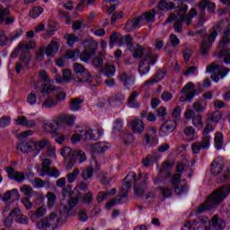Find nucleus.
<instances>
[{
	"label": "nucleus",
	"instance_id": "obj_34",
	"mask_svg": "<svg viewBox=\"0 0 230 230\" xmlns=\"http://www.w3.org/2000/svg\"><path fill=\"white\" fill-rule=\"evenodd\" d=\"M15 217V222L17 224H28L30 222V219L28 217L22 215V212L19 208L13 209Z\"/></svg>",
	"mask_w": 230,
	"mask_h": 230
},
{
	"label": "nucleus",
	"instance_id": "obj_37",
	"mask_svg": "<svg viewBox=\"0 0 230 230\" xmlns=\"http://www.w3.org/2000/svg\"><path fill=\"white\" fill-rule=\"evenodd\" d=\"M137 175L134 172H130L125 178H124V186L127 190H130L132 188V184L136 182V178Z\"/></svg>",
	"mask_w": 230,
	"mask_h": 230
},
{
	"label": "nucleus",
	"instance_id": "obj_54",
	"mask_svg": "<svg viewBox=\"0 0 230 230\" xmlns=\"http://www.w3.org/2000/svg\"><path fill=\"white\" fill-rule=\"evenodd\" d=\"M116 42H123V36H121V34H119V32H113L111 36H110V46H114V44H116Z\"/></svg>",
	"mask_w": 230,
	"mask_h": 230
},
{
	"label": "nucleus",
	"instance_id": "obj_61",
	"mask_svg": "<svg viewBox=\"0 0 230 230\" xmlns=\"http://www.w3.org/2000/svg\"><path fill=\"white\" fill-rule=\"evenodd\" d=\"M158 190L161 191L163 199H168L172 197V189L159 186Z\"/></svg>",
	"mask_w": 230,
	"mask_h": 230
},
{
	"label": "nucleus",
	"instance_id": "obj_12",
	"mask_svg": "<svg viewBox=\"0 0 230 230\" xmlns=\"http://www.w3.org/2000/svg\"><path fill=\"white\" fill-rule=\"evenodd\" d=\"M51 160L44 159L41 164V177L48 175V177H55L56 179L60 177V172L53 167L51 168Z\"/></svg>",
	"mask_w": 230,
	"mask_h": 230
},
{
	"label": "nucleus",
	"instance_id": "obj_20",
	"mask_svg": "<svg viewBox=\"0 0 230 230\" xmlns=\"http://www.w3.org/2000/svg\"><path fill=\"white\" fill-rule=\"evenodd\" d=\"M205 128L203 129V136L202 137H204L205 139L211 141V135H209L210 132H213V130H215V128H217V124H215L214 122H212L211 119H207L205 121Z\"/></svg>",
	"mask_w": 230,
	"mask_h": 230
},
{
	"label": "nucleus",
	"instance_id": "obj_47",
	"mask_svg": "<svg viewBox=\"0 0 230 230\" xmlns=\"http://www.w3.org/2000/svg\"><path fill=\"white\" fill-rule=\"evenodd\" d=\"M82 99L79 98H74L71 100L70 102V111H72L73 112H76V111H80V109H82Z\"/></svg>",
	"mask_w": 230,
	"mask_h": 230
},
{
	"label": "nucleus",
	"instance_id": "obj_42",
	"mask_svg": "<svg viewBox=\"0 0 230 230\" xmlns=\"http://www.w3.org/2000/svg\"><path fill=\"white\" fill-rule=\"evenodd\" d=\"M93 175H94V168H93V166H88L82 169L81 177L84 179V181L93 179Z\"/></svg>",
	"mask_w": 230,
	"mask_h": 230
},
{
	"label": "nucleus",
	"instance_id": "obj_45",
	"mask_svg": "<svg viewBox=\"0 0 230 230\" xmlns=\"http://www.w3.org/2000/svg\"><path fill=\"white\" fill-rule=\"evenodd\" d=\"M109 148V146H107V143L105 142H98L93 145V153L94 154H103Z\"/></svg>",
	"mask_w": 230,
	"mask_h": 230
},
{
	"label": "nucleus",
	"instance_id": "obj_41",
	"mask_svg": "<svg viewBox=\"0 0 230 230\" xmlns=\"http://www.w3.org/2000/svg\"><path fill=\"white\" fill-rule=\"evenodd\" d=\"M49 146V141L48 140H40L38 142H34V154L38 155L40 150H44V148H48Z\"/></svg>",
	"mask_w": 230,
	"mask_h": 230
},
{
	"label": "nucleus",
	"instance_id": "obj_2",
	"mask_svg": "<svg viewBox=\"0 0 230 230\" xmlns=\"http://www.w3.org/2000/svg\"><path fill=\"white\" fill-rule=\"evenodd\" d=\"M74 71L75 75H73V82L76 84H88L90 87H96V78L91 75L87 68L80 63L74 64Z\"/></svg>",
	"mask_w": 230,
	"mask_h": 230
},
{
	"label": "nucleus",
	"instance_id": "obj_64",
	"mask_svg": "<svg viewBox=\"0 0 230 230\" xmlns=\"http://www.w3.org/2000/svg\"><path fill=\"white\" fill-rule=\"evenodd\" d=\"M43 129L45 132H55L57 130V125L53 122H47L43 125Z\"/></svg>",
	"mask_w": 230,
	"mask_h": 230
},
{
	"label": "nucleus",
	"instance_id": "obj_27",
	"mask_svg": "<svg viewBox=\"0 0 230 230\" xmlns=\"http://www.w3.org/2000/svg\"><path fill=\"white\" fill-rule=\"evenodd\" d=\"M20 195L19 190L17 189H13L12 190H7L4 195L2 196L3 202H8V200H13V202H15V200H19Z\"/></svg>",
	"mask_w": 230,
	"mask_h": 230
},
{
	"label": "nucleus",
	"instance_id": "obj_58",
	"mask_svg": "<svg viewBox=\"0 0 230 230\" xmlns=\"http://www.w3.org/2000/svg\"><path fill=\"white\" fill-rule=\"evenodd\" d=\"M36 44L35 41H22L19 43V48H22V49H24L25 51H28V49H33L35 48Z\"/></svg>",
	"mask_w": 230,
	"mask_h": 230
},
{
	"label": "nucleus",
	"instance_id": "obj_4",
	"mask_svg": "<svg viewBox=\"0 0 230 230\" xmlns=\"http://www.w3.org/2000/svg\"><path fill=\"white\" fill-rule=\"evenodd\" d=\"M60 217L57 212H51L48 217H43L37 223L38 229L40 230H55L58 227Z\"/></svg>",
	"mask_w": 230,
	"mask_h": 230
},
{
	"label": "nucleus",
	"instance_id": "obj_8",
	"mask_svg": "<svg viewBox=\"0 0 230 230\" xmlns=\"http://www.w3.org/2000/svg\"><path fill=\"white\" fill-rule=\"evenodd\" d=\"M181 96L180 97V102L191 103L193 98L199 95V91L195 88V84L193 82L187 83L181 91Z\"/></svg>",
	"mask_w": 230,
	"mask_h": 230
},
{
	"label": "nucleus",
	"instance_id": "obj_23",
	"mask_svg": "<svg viewBox=\"0 0 230 230\" xmlns=\"http://www.w3.org/2000/svg\"><path fill=\"white\" fill-rule=\"evenodd\" d=\"M76 119L73 115L62 114L58 118V125H67L73 127Z\"/></svg>",
	"mask_w": 230,
	"mask_h": 230
},
{
	"label": "nucleus",
	"instance_id": "obj_52",
	"mask_svg": "<svg viewBox=\"0 0 230 230\" xmlns=\"http://www.w3.org/2000/svg\"><path fill=\"white\" fill-rule=\"evenodd\" d=\"M78 175H80V169L75 168L72 172H68L66 174L67 182H69L70 184H73V182L76 181V177H78Z\"/></svg>",
	"mask_w": 230,
	"mask_h": 230
},
{
	"label": "nucleus",
	"instance_id": "obj_15",
	"mask_svg": "<svg viewBox=\"0 0 230 230\" xmlns=\"http://www.w3.org/2000/svg\"><path fill=\"white\" fill-rule=\"evenodd\" d=\"M10 8L4 7L0 4V24H5V26H12L15 22V16L10 15Z\"/></svg>",
	"mask_w": 230,
	"mask_h": 230
},
{
	"label": "nucleus",
	"instance_id": "obj_10",
	"mask_svg": "<svg viewBox=\"0 0 230 230\" xmlns=\"http://www.w3.org/2000/svg\"><path fill=\"white\" fill-rule=\"evenodd\" d=\"M181 173H175L171 179V183L173 185L176 195H182V193L188 191V181L181 180Z\"/></svg>",
	"mask_w": 230,
	"mask_h": 230
},
{
	"label": "nucleus",
	"instance_id": "obj_3",
	"mask_svg": "<svg viewBox=\"0 0 230 230\" xmlns=\"http://www.w3.org/2000/svg\"><path fill=\"white\" fill-rule=\"evenodd\" d=\"M230 42V24H228L223 31L222 40L219 41L218 49L219 53L217 54L218 58H223L225 64H230V49H226V46Z\"/></svg>",
	"mask_w": 230,
	"mask_h": 230
},
{
	"label": "nucleus",
	"instance_id": "obj_30",
	"mask_svg": "<svg viewBox=\"0 0 230 230\" xmlns=\"http://www.w3.org/2000/svg\"><path fill=\"white\" fill-rule=\"evenodd\" d=\"M193 109L199 114H202L208 109V102L204 99H199L193 103Z\"/></svg>",
	"mask_w": 230,
	"mask_h": 230
},
{
	"label": "nucleus",
	"instance_id": "obj_14",
	"mask_svg": "<svg viewBox=\"0 0 230 230\" xmlns=\"http://www.w3.org/2000/svg\"><path fill=\"white\" fill-rule=\"evenodd\" d=\"M159 144V138L157 137V128L150 127L146 133L144 135V145L148 146H154Z\"/></svg>",
	"mask_w": 230,
	"mask_h": 230
},
{
	"label": "nucleus",
	"instance_id": "obj_60",
	"mask_svg": "<svg viewBox=\"0 0 230 230\" xmlns=\"http://www.w3.org/2000/svg\"><path fill=\"white\" fill-rule=\"evenodd\" d=\"M46 197L48 199V207L53 208L55 206V202H57V196L53 192H48Z\"/></svg>",
	"mask_w": 230,
	"mask_h": 230
},
{
	"label": "nucleus",
	"instance_id": "obj_5",
	"mask_svg": "<svg viewBox=\"0 0 230 230\" xmlns=\"http://www.w3.org/2000/svg\"><path fill=\"white\" fill-rule=\"evenodd\" d=\"M60 45L57 40H52L47 47H40V49L36 52V60L42 62L44 60V55L51 58L55 57L56 53H58Z\"/></svg>",
	"mask_w": 230,
	"mask_h": 230
},
{
	"label": "nucleus",
	"instance_id": "obj_39",
	"mask_svg": "<svg viewBox=\"0 0 230 230\" xmlns=\"http://www.w3.org/2000/svg\"><path fill=\"white\" fill-rule=\"evenodd\" d=\"M47 211L46 207L41 206L39 207L35 211L31 212L30 217L33 221H35L37 218H42V217L46 215Z\"/></svg>",
	"mask_w": 230,
	"mask_h": 230
},
{
	"label": "nucleus",
	"instance_id": "obj_43",
	"mask_svg": "<svg viewBox=\"0 0 230 230\" xmlns=\"http://www.w3.org/2000/svg\"><path fill=\"white\" fill-rule=\"evenodd\" d=\"M214 141L216 150H222V146H224V134L217 132L215 134Z\"/></svg>",
	"mask_w": 230,
	"mask_h": 230
},
{
	"label": "nucleus",
	"instance_id": "obj_48",
	"mask_svg": "<svg viewBox=\"0 0 230 230\" xmlns=\"http://www.w3.org/2000/svg\"><path fill=\"white\" fill-rule=\"evenodd\" d=\"M103 58H105V56L102 53H100L93 60V66L96 69H102L103 67Z\"/></svg>",
	"mask_w": 230,
	"mask_h": 230
},
{
	"label": "nucleus",
	"instance_id": "obj_11",
	"mask_svg": "<svg viewBox=\"0 0 230 230\" xmlns=\"http://www.w3.org/2000/svg\"><path fill=\"white\" fill-rule=\"evenodd\" d=\"M215 71L218 72L215 73ZM229 71V68L226 66L220 68V66L215 64L207 66V73H212L211 79L217 83L220 81V78H224Z\"/></svg>",
	"mask_w": 230,
	"mask_h": 230
},
{
	"label": "nucleus",
	"instance_id": "obj_13",
	"mask_svg": "<svg viewBox=\"0 0 230 230\" xmlns=\"http://www.w3.org/2000/svg\"><path fill=\"white\" fill-rule=\"evenodd\" d=\"M79 201V196L70 198L68 205H65L60 210L61 217H63V218H67V217H73V215H75V208L78 206Z\"/></svg>",
	"mask_w": 230,
	"mask_h": 230
},
{
	"label": "nucleus",
	"instance_id": "obj_46",
	"mask_svg": "<svg viewBox=\"0 0 230 230\" xmlns=\"http://www.w3.org/2000/svg\"><path fill=\"white\" fill-rule=\"evenodd\" d=\"M120 43L126 44L129 51H132V49H134V38H132L130 34H128L125 37H122V41H120Z\"/></svg>",
	"mask_w": 230,
	"mask_h": 230
},
{
	"label": "nucleus",
	"instance_id": "obj_26",
	"mask_svg": "<svg viewBox=\"0 0 230 230\" xmlns=\"http://www.w3.org/2000/svg\"><path fill=\"white\" fill-rule=\"evenodd\" d=\"M119 81L124 87H132L136 82V78L130 74L122 73L119 75Z\"/></svg>",
	"mask_w": 230,
	"mask_h": 230
},
{
	"label": "nucleus",
	"instance_id": "obj_7",
	"mask_svg": "<svg viewBox=\"0 0 230 230\" xmlns=\"http://www.w3.org/2000/svg\"><path fill=\"white\" fill-rule=\"evenodd\" d=\"M96 48H98V43L93 40L84 42V49L79 55L80 60L85 62V64H89V60L96 54Z\"/></svg>",
	"mask_w": 230,
	"mask_h": 230
},
{
	"label": "nucleus",
	"instance_id": "obj_28",
	"mask_svg": "<svg viewBox=\"0 0 230 230\" xmlns=\"http://www.w3.org/2000/svg\"><path fill=\"white\" fill-rule=\"evenodd\" d=\"M125 102V94L117 93L110 97L109 103L111 107H119Z\"/></svg>",
	"mask_w": 230,
	"mask_h": 230
},
{
	"label": "nucleus",
	"instance_id": "obj_57",
	"mask_svg": "<svg viewBox=\"0 0 230 230\" xmlns=\"http://www.w3.org/2000/svg\"><path fill=\"white\" fill-rule=\"evenodd\" d=\"M65 39H66L68 46H75V43L80 42V38L75 34H66Z\"/></svg>",
	"mask_w": 230,
	"mask_h": 230
},
{
	"label": "nucleus",
	"instance_id": "obj_16",
	"mask_svg": "<svg viewBox=\"0 0 230 230\" xmlns=\"http://www.w3.org/2000/svg\"><path fill=\"white\" fill-rule=\"evenodd\" d=\"M5 172L8 175L9 179L15 181L16 182H19L20 184H22V182H24V179H26L24 172H15V169H13V167H12V166L6 167Z\"/></svg>",
	"mask_w": 230,
	"mask_h": 230
},
{
	"label": "nucleus",
	"instance_id": "obj_24",
	"mask_svg": "<svg viewBox=\"0 0 230 230\" xmlns=\"http://www.w3.org/2000/svg\"><path fill=\"white\" fill-rule=\"evenodd\" d=\"M35 142H21L16 146L17 150L23 154H30V152H35Z\"/></svg>",
	"mask_w": 230,
	"mask_h": 230
},
{
	"label": "nucleus",
	"instance_id": "obj_50",
	"mask_svg": "<svg viewBox=\"0 0 230 230\" xmlns=\"http://www.w3.org/2000/svg\"><path fill=\"white\" fill-rule=\"evenodd\" d=\"M94 4H96V0H80L75 10H77V12H82V8L85 6H93Z\"/></svg>",
	"mask_w": 230,
	"mask_h": 230
},
{
	"label": "nucleus",
	"instance_id": "obj_33",
	"mask_svg": "<svg viewBox=\"0 0 230 230\" xmlns=\"http://www.w3.org/2000/svg\"><path fill=\"white\" fill-rule=\"evenodd\" d=\"M133 132L141 134L145 130V123L141 119H135L130 122Z\"/></svg>",
	"mask_w": 230,
	"mask_h": 230
},
{
	"label": "nucleus",
	"instance_id": "obj_56",
	"mask_svg": "<svg viewBox=\"0 0 230 230\" xmlns=\"http://www.w3.org/2000/svg\"><path fill=\"white\" fill-rule=\"evenodd\" d=\"M208 119H211L216 125H218L220 119H222V112L220 111H216L211 113L210 117Z\"/></svg>",
	"mask_w": 230,
	"mask_h": 230
},
{
	"label": "nucleus",
	"instance_id": "obj_9",
	"mask_svg": "<svg viewBox=\"0 0 230 230\" xmlns=\"http://www.w3.org/2000/svg\"><path fill=\"white\" fill-rule=\"evenodd\" d=\"M217 37H218V31H217V30H212L210 34L203 37V40L199 47V51L203 57H208V55H209V49H211V46H213V42H215Z\"/></svg>",
	"mask_w": 230,
	"mask_h": 230
},
{
	"label": "nucleus",
	"instance_id": "obj_31",
	"mask_svg": "<svg viewBox=\"0 0 230 230\" xmlns=\"http://www.w3.org/2000/svg\"><path fill=\"white\" fill-rule=\"evenodd\" d=\"M175 128H177L176 120H167L162 125L161 131L165 134H172Z\"/></svg>",
	"mask_w": 230,
	"mask_h": 230
},
{
	"label": "nucleus",
	"instance_id": "obj_35",
	"mask_svg": "<svg viewBox=\"0 0 230 230\" xmlns=\"http://www.w3.org/2000/svg\"><path fill=\"white\" fill-rule=\"evenodd\" d=\"M197 15V9L192 8L190 10L189 14H181L178 17H182V22H186L187 26H190L193 21V17Z\"/></svg>",
	"mask_w": 230,
	"mask_h": 230
},
{
	"label": "nucleus",
	"instance_id": "obj_21",
	"mask_svg": "<svg viewBox=\"0 0 230 230\" xmlns=\"http://www.w3.org/2000/svg\"><path fill=\"white\" fill-rule=\"evenodd\" d=\"M182 17L177 16V14H171L167 21H174L173 29L175 33H182Z\"/></svg>",
	"mask_w": 230,
	"mask_h": 230
},
{
	"label": "nucleus",
	"instance_id": "obj_29",
	"mask_svg": "<svg viewBox=\"0 0 230 230\" xmlns=\"http://www.w3.org/2000/svg\"><path fill=\"white\" fill-rule=\"evenodd\" d=\"M101 72L104 76H107V78H112V76L116 75V66L112 65V63H106L102 69H101Z\"/></svg>",
	"mask_w": 230,
	"mask_h": 230
},
{
	"label": "nucleus",
	"instance_id": "obj_51",
	"mask_svg": "<svg viewBox=\"0 0 230 230\" xmlns=\"http://www.w3.org/2000/svg\"><path fill=\"white\" fill-rule=\"evenodd\" d=\"M58 105V101H57L54 97H48L47 100L42 103V107L45 109H51L53 107H57Z\"/></svg>",
	"mask_w": 230,
	"mask_h": 230
},
{
	"label": "nucleus",
	"instance_id": "obj_32",
	"mask_svg": "<svg viewBox=\"0 0 230 230\" xmlns=\"http://www.w3.org/2000/svg\"><path fill=\"white\" fill-rule=\"evenodd\" d=\"M157 6L162 12H170V10H175V8H177L175 3L168 2L166 0H160Z\"/></svg>",
	"mask_w": 230,
	"mask_h": 230
},
{
	"label": "nucleus",
	"instance_id": "obj_38",
	"mask_svg": "<svg viewBox=\"0 0 230 230\" xmlns=\"http://www.w3.org/2000/svg\"><path fill=\"white\" fill-rule=\"evenodd\" d=\"M73 159L75 161V164H76V161L79 162V164H82V163H85V161H87V155H85V152L82 150H75L73 152Z\"/></svg>",
	"mask_w": 230,
	"mask_h": 230
},
{
	"label": "nucleus",
	"instance_id": "obj_22",
	"mask_svg": "<svg viewBox=\"0 0 230 230\" xmlns=\"http://www.w3.org/2000/svg\"><path fill=\"white\" fill-rule=\"evenodd\" d=\"M149 50V55H152V49L150 48H143L139 45L137 46V48L134 49L133 47V57L134 58H141V57H143V58H146V54L148 53Z\"/></svg>",
	"mask_w": 230,
	"mask_h": 230
},
{
	"label": "nucleus",
	"instance_id": "obj_6",
	"mask_svg": "<svg viewBox=\"0 0 230 230\" xmlns=\"http://www.w3.org/2000/svg\"><path fill=\"white\" fill-rule=\"evenodd\" d=\"M150 50H147L146 58H143L138 65V73L139 75H146L150 71L151 66H155L157 62L158 56L157 54H149Z\"/></svg>",
	"mask_w": 230,
	"mask_h": 230
},
{
	"label": "nucleus",
	"instance_id": "obj_53",
	"mask_svg": "<svg viewBox=\"0 0 230 230\" xmlns=\"http://www.w3.org/2000/svg\"><path fill=\"white\" fill-rule=\"evenodd\" d=\"M159 175H161V177H165V178L170 177L171 175L170 163L165 162L164 164H163L162 168L160 169V172H159Z\"/></svg>",
	"mask_w": 230,
	"mask_h": 230
},
{
	"label": "nucleus",
	"instance_id": "obj_17",
	"mask_svg": "<svg viewBox=\"0 0 230 230\" xmlns=\"http://www.w3.org/2000/svg\"><path fill=\"white\" fill-rule=\"evenodd\" d=\"M61 155L65 158V164L67 168L75 166V158H73V149L69 146H65L61 149Z\"/></svg>",
	"mask_w": 230,
	"mask_h": 230
},
{
	"label": "nucleus",
	"instance_id": "obj_18",
	"mask_svg": "<svg viewBox=\"0 0 230 230\" xmlns=\"http://www.w3.org/2000/svg\"><path fill=\"white\" fill-rule=\"evenodd\" d=\"M225 166L226 164L224 163V159L220 156L217 157L210 165L212 175H220L224 171Z\"/></svg>",
	"mask_w": 230,
	"mask_h": 230
},
{
	"label": "nucleus",
	"instance_id": "obj_25",
	"mask_svg": "<svg viewBox=\"0 0 230 230\" xmlns=\"http://www.w3.org/2000/svg\"><path fill=\"white\" fill-rule=\"evenodd\" d=\"M199 8L201 13H206V8L208 9V12L209 13H213L215 12V9L217 8V4H215L214 2H209L208 0H202L199 4Z\"/></svg>",
	"mask_w": 230,
	"mask_h": 230
},
{
	"label": "nucleus",
	"instance_id": "obj_19",
	"mask_svg": "<svg viewBox=\"0 0 230 230\" xmlns=\"http://www.w3.org/2000/svg\"><path fill=\"white\" fill-rule=\"evenodd\" d=\"M210 145L211 141L202 137L201 141L192 144V152L193 154H199L200 150H208Z\"/></svg>",
	"mask_w": 230,
	"mask_h": 230
},
{
	"label": "nucleus",
	"instance_id": "obj_55",
	"mask_svg": "<svg viewBox=\"0 0 230 230\" xmlns=\"http://www.w3.org/2000/svg\"><path fill=\"white\" fill-rule=\"evenodd\" d=\"M44 12V9L40 6H35L32 9H31L29 15L31 17V19H37L42 13Z\"/></svg>",
	"mask_w": 230,
	"mask_h": 230
},
{
	"label": "nucleus",
	"instance_id": "obj_63",
	"mask_svg": "<svg viewBox=\"0 0 230 230\" xmlns=\"http://www.w3.org/2000/svg\"><path fill=\"white\" fill-rule=\"evenodd\" d=\"M192 125L195 127H202L204 123L202 122V115L196 114L192 117Z\"/></svg>",
	"mask_w": 230,
	"mask_h": 230
},
{
	"label": "nucleus",
	"instance_id": "obj_36",
	"mask_svg": "<svg viewBox=\"0 0 230 230\" xmlns=\"http://www.w3.org/2000/svg\"><path fill=\"white\" fill-rule=\"evenodd\" d=\"M81 137L84 141H89V139H93V141H98L99 137H96L94 133H93V129L85 128L81 132Z\"/></svg>",
	"mask_w": 230,
	"mask_h": 230
},
{
	"label": "nucleus",
	"instance_id": "obj_59",
	"mask_svg": "<svg viewBox=\"0 0 230 230\" xmlns=\"http://www.w3.org/2000/svg\"><path fill=\"white\" fill-rule=\"evenodd\" d=\"M10 123H12V118H10V116H3L0 118V128L10 127Z\"/></svg>",
	"mask_w": 230,
	"mask_h": 230
},
{
	"label": "nucleus",
	"instance_id": "obj_49",
	"mask_svg": "<svg viewBox=\"0 0 230 230\" xmlns=\"http://www.w3.org/2000/svg\"><path fill=\"white\" fill-rule=\"evenodd\" d=\"M183 134L188 137L189 141L195 139V128L191 126H187L183 128Z\"/></svg>",
	"mask_w": 230,
	"mask_h": 230
},
{
	"label": "nucleus",
	"instance_id": "obj_44",
	"mask_svg": "<svg viewBox=\"0 0 230 230\" xmlns=\"http://www.w3.org/2000/svg\"><path fill=\"white\" fill-rule=\"evenodd\" d=\"M137 96H139V93H137V92L134 91L131 93V94L128 100V104L132 109H137V107H139V102H137V101H136V98H137Z\"/></svg>",
	"mask_w": 230,
	"mask_h": 230
},
{
	"label": "nucleus",
	"instance_id": "obj_1",
	"mask_svg": "<svg viewBox=\"0 0 230 230\" xmlns=\"http://www.w3.org/2000/svg\"><path fill=\"white\" fill-rule=\"evenodd\" d=\"M230 193V185H225L214 190L210 196L202 203L199 207L197 208V215H202L209 209H213L218 204H222L226 199L229 196Z\"/></svg>",
	"mask_w": 230,
	"mask_h": 230
},
{
	"label": "nucleus",
	"instance_id": "obj_62",
	"mask_svg": "<svg viewBox=\"0 0 230 230\" xmlns=\"http://www.w3.org/2000/svg\"><path fill=\"white\" fill-rule=\"evenodd\" d=\"M20 191L24 193L26 197H31L33 195V188H31L30 185H23L20 188Z\"/></svg>",
	"mask_w": 230,
	"mask_h": 230
},
{
	"label": "nucleus",
	"instance_id": "obj_40",
	"mask_svg": "<svg viewBox=\"0 0 230 230\" xmlns=\"http://www.w3.org/2000/svg\"><path fill=\"white\" fill-rule=\"evenodd\" d=\"M142 17V21L144 24L146 22H155V10L152 9L149 12L145 13L144 14L140 15Z\"/></svg>",
	"mask_w": 230,
	"mask_h": 230
}]
</instances>
